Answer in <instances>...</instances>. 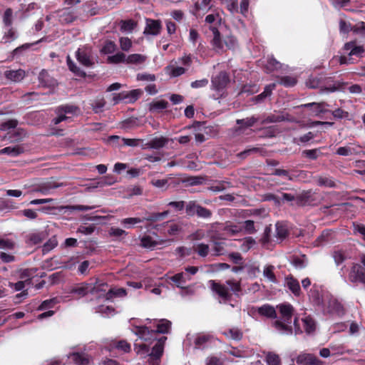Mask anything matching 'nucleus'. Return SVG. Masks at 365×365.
<instances>
[{
	"instance_id": "1",
	"label": "nucleus",
	"mask_w": 365,
	"mask_h": 365,
	"mask_svg": "<svg viewBox=\"0 0 365 365\" xmlns=\"http://www.w3.org/2000/svg\"><path fill=\"white\" fill-rule=\"evenodd\" d=\"M147 323L143 326H137L133 332L138 336L142 342L135 344L137 354L146 355L155 360L154 364L158 365V360L163 352L164 344L167 337L162 336L157 339L158 333L167 334L171 327V322L167 319H146Z\"/></svg>"
},
{
	"instance_id": "2",
	"label": "nucleus",
	"mask_w": 365,
	"mask_h": 365,
	"mask_svg": "<svg viewBox=\"0 0 365 365\" xmlns=\"http://www.w3.org/2000/svg\"><path fill=\"white\" fill-rule=\"evenodd\" d=\"M212 291L218 297L220 303H226L230 300L232 292L237 295L241 292V284L235 279H228L222 284L210 280L209 282Z\"/></svg>"
},
{
	"instance_id": "3",
	"label": "nucleus",
	"mask_w": 365,
	"mask_h": 365,
	"mask_svg": "<svg viewBox=\"0 0 365 365\" xmlns=\"http://www.w3.org/2000/svg\"><path fill=\"white\" fill-rule=\"evenodd\" d=\"M277 307L279 309L280 318L273 322V327L282 334H292V327L291 324L294 312L293 307L290 304L284 303L279 304Z\"/></svg>"
},
{
	"instance_id": "4",
	"label": "nucleus",
	"mask_w": 365,
	"mask_h": 365,
	"mask_svg": "<svg viewBox=\"0 0 365 365\" xmlns=\"http://www.w3.org/2000/svg\"><path fill=\"white\" fill-rule=\"evenodd\" d=\"M213 38L210 41L213 50L217 53H222L227 49H234L237 42L235 36L232 35H227L222 37L218 29H213Z\"/></svg>"
},
{
	"instance_id": "5",
	"label": "nucleus",
	"mask_w": 365,
	"mask_h": 365,
	"mask_svg": "<svg viewBox=\"0 0 365 365\" xmlns=\"http://www.w3.org/2000/svg\"><path fill=\"white\" fill-rule=\"evenodd\" d=\"M344 55L336 56L332 61H339L340 64L354 63L353 56L361 57L364 49L361 46L356 44L355 41H350L344 44L343 47Z\"/></svg>"
},
{
	"instance_id": "6",
	"label": "nucleus",
	"mask_w": 365,
	"mask_h": 365,
	"mask_svg": "<svg viewBox=\"0 0 365 365\" xmlns=\"http://www.w3.org/2000/svg\"><path fill=\"white\" fill-rule=\"evenodd\" d=\"M104 287H106L105 283H99L98 281L93 284L92 283H82L74 287L71 293L76 294L80 297H83L88 293L97 294L100 292H106Z\"/></svg>"
},
{
	"instance_id": "7",
	"label": "nucleus",
	"mask_w": 365,
	"mask_h": 365,
	"mask_svg": "<svg viewBox=\"0 0 365 365\" xmlns=\"http://www.w3.org/2000/svg\"><path fill=\"white\" fill-rule=\"evenodd\" d=\"M323 312L331 317H341L344 311L342 305L336 299L330 298L324 302Z\"/></svg>"
},
{
	"instance_id": "8",
	"label": "nucleus",
	"mask_w": 365,
	"mask_h": 365,
	"mask_svg": "<svg viewBox=\"0 0 365 365\" xmlns=\"http://www.w3.org/2000/svg\"><path fill=\"white\" fill-rule=\"evenodd\" d=\"M229 81V76L225 72H221L217 76L212 78V89L218 92L217 96L215 97V98H218L223 96V91Z\"/></svg>"
},
{
	"instance_id": "9",
	"label": "nucleus",
	"mask_w": 365,
	"mask_h": 365,
	"mask_svg": "<svg viewBox=\"0 0 365 365\" xmlns=\"http://www.w3.org/2000/svg\"><path fill=\"white\" fill-rule=\"evenodd\" d=\"M77 110V107L74 106L66 105L61 107H58L56 110L57 117L53 119V123L54 125H57L61 122L66 120L68 118H70L71 117L68 116L67 115L75 114Z\"/></svg>"
},
{
	"instance_id": "10",
	"label": "nucleus",
	"mask_w": 365,
	"mask_h": 365,
	"mask_svg": "<svg viewBox=\"0 0 365 365\" xmlns=\"http://www.w3.org/2000/svg\"><path fill=\"white\" fill-rule=\"evenodd\" d=\"M349 279L351 282L365 284V269L359 264H354L349 274Z\"/></svg>"
},
{
	"instance_id": "11",
	"label": "nucleus",
	"mask_w": 365,
	"mask_h": 365,
	"mask_svg": "<svg viewBox=\"0 0 365 365\" xmlns=\"http://www.w3.org/2000/svg\"><path fill=\"white\" fill-rule=\"evenodd\" d=\"M296 362L299 365H322V361L314 355L308 353L299 354L296 358Z\"/></svg>"
},
{
	"instance_id": "12",
	"label": "nucleus",
	"mask_w": 365,
	"mask_h": 365,
	"mask_svg": "<svg viewBox=\"0 0 365 365\" xmlns=\"http://www.w3.org/2000/svg\"><path fill=\"white\" fill-rule=\"evenodd\" d=\"M160 30L161 23L159 20L146 19V26L144 30L145 34L157 36L160 34Z\"/></svg>"
},
{
	"instance_id": "13",
	"label": "nucleus",
	"mask_w": 365,
	"mask_h": 365,
	"mask_svg": "<svg viewBox=\"0 0 365 365\" xmlns=\"http://www.w3.org/2000/svg\"><path fill=\"white\" fill-rule=\"evenodd\" d=\"M77 60L85 66H90L93 61L90 55V50L87 48H78L76 52Z\"/></svg>"
},
{
	"instance_id": "14",
	"label": "nucleus",
	"mask_w": 365,
	"mask_h": 365,
	"mask_svg": "<svg viewBox=\"0 0 365 365\" xmlns=\"http://www.w3.org/2000/svg\"><path fill=\"white\" fill-rule=\"evenodd\" d=\"M4 76L8 81L17 83L24 78L26 73L22 69L6 70L4 72Z\"/></svg>"
},
{
	"instance_id": "15",
	"label": "nucleus",
	"mask_w": 365,
	"mask_h": 365,
	"mask_svg": "<svg viewBox=\"0 0 365 365\" xmlns=\"http://www.w3.org/2000/svg\"><path fill=\"white\" fill-rule=\"evenodd\" d=\"M168 140L164 137H156L150 140L149 142L142 145L143 149L152 148L160 149L163 148L167 143Z\"/></svg>"
},
{
	"instance_id": "16",
	"label": "nucleus",
	"mask_w": 365,
	"mask_h": 365,
	"mask_svg": "<svg viewBox=\"0 0 365 365\" xmlns=\"http://www.w3.org/2000/svg\"><path fill=\"white\" fill-rule=\"evenodd\" d=\"M221 16L217 13L208 14L205 19V24L212 33L213 29H218V26L221 25Z\"/></svg>"
},
{
	"instance_id": "17",
	"label": "nucleus",
	"mask_w": 365,
	"mask_h": 365,
	"mask_svg": "<svg viewBox=\"0 0 365 365\" xmlns=\"http://www.w3.org/2000/svg\"><path fill=\"white\" fill-rule=\"evenodd\" d=\"M169 279L175 284L177 287L182 288L184 287V286H185L186 282L191 280L192 278L187 276V273L182 272L174 274Z\"/></svg>"
},
{
	"instance_id": "18",
	"label": "nucleus",
	"mask_w": 365,
	"mask_h": 365,
	"mask_svg": "<svg viewBox=\"0 0 365 365\" xmlns=\"http://www.w3.org/2000/svg\"><path fill=\"white\" fill-rule=\"evenodd\" d=\"M212 336L208 334H199L195 339V346L197 349H204L207 344L212 342Z\"/></svg>"
},
{
	"instance_id": "19",
	"label": "nucleus",
	"mask_w": 365,
	"mask_h": 365,
	"mask_svg": "<svg viewBox=\"0 0 365 365\" xmlns=\"http://www.w3.org/2000/svg\"><path fill=\"white\" fill-rule=\"evenodd\" d=\"M141 245L148 249H154L156 246L159 245H162L164 242H167V240H160L158 237L154 239L151 236H144L141 238Z\"/></svg>"
},
{
	"instance_id": "20",
	"label": "nucleus",
	"mask_w": 365,
	"mask_h": 365,
	"mask_svg": "<svg viewBox=\"0 0 365 365\" xmlns=\"http://www.w3.org/2000/svg\"><path fill=\"white\" fill-rule=\"evenodd\" d=\"M38 81L43 87H52L56 85V81L48 73L42 70L38 75Z\"/></svg>"
},
{
	"instance_id": "21",
	"label": "nucleus",
	"mask_w": 365,
	"mask_h": 365,
	"mask_svg": "<svg viewBox=\"0 0 365 365\" xmlns=\"http://www.w3.org/2000/svg\"><path fill=\"white\" fill-rule=\"evenodd\" d=\"M16 242L14 240L9 238L7 235L0 236V250L11 252L15 250Z\"/></svg>"
},
{
	"instance_id": "22",
	"label": "nucleus",
	"mask_w": 365,
	"mask_h": 365,
	"mask_svg": "<svg viewBox=\"0 0 365 365\" xmlns=\"http://www.w3.org/2000/svg\"><path fill=\"white\" fill-rule=\"evenodd\" d=\"M24 152V148L21 145L9 146L0 150V155H8L11 157H16Z\"/></svg>"
},
{
	"instance_id": "23",
	"label": "nucleus",
	"mask_w": 365,
	"mask_h": 365,
	"mask_svg": "<svg viewBox=\"0 0 365 365\" xmlns=\"http://www.w3.org/2000/svg\"><path fill=\"white\" fill-rule=\"evenodd\" d=\"M71 358L76 365H90L91 364V358L84 353H73L71 355Z\"/></svg>"
},
{
	"instance_id": "24",
	"label": "nucleus",
	"mask_w": 365,
	"mask_h": 365,
	"mask_svg": "<svg viewBox=\"0 0 365 365\" xmlns=\"http://www.w3.org/2000/svg\"><path fill=\"white\" fill-rule=\"evenodd\" d=\"M285 284L288 289L295 295L299 296L300 294L301 289L299 283L297 279L293 277L289 276L286 277Z\"/></svg>"
},
{
	"instance_id": "25",
	"label": "nucleus",
	"mask_w": 365,
	"mask_h": 365,
	"mask_svg": "<svg viewBox=\"0 0 365 365\" xmlns=\"http://www.w3.org/2000/svg\"><path fill=\"white\" fill-rule=\"evenodd\" d=\"M261 117L260 116H251L249 118H246L244 119H240L237 120V124H238L240 128H245L252 127L255 125L257 123H260Z\"/></svg>"
},
{
	"instance_id": "26",
	"label": "nucleus",
	"mask_w": 365,
	"mask_h": 365,
	"mask_svg": "<svg viewBox=\"0 0 365 365\" xmlns=\"http://www.w3.org/2000/svg\"><path fill=\"white\" fill-rule=\"evenodd\" d=\"M258 313L268 318L275 319L277 317L276 310L274 307L269 304H264L258 308Z\"/></svg>"
},
{
	"instance_id": "27",
	"label": "nucleus",
	"mask_w": 365,
	"mask_h": 365,
	"mask_svg": "<svg viewBox=\"0 0 365 365\" xmlns=\"http://www.w3.org/2000/svg\"><path fill=\"white\" fill-rule=\"evenodd\" d=\"M146 60V56L139 53H133L127 56L126 64L141 65Z\"/></svg>"
},
{
	"instance_id": "28",
	"label": "nucleus",
	"mask_w": 365,
	"mask_h": 365,
	"mask_svg": "<svg viewBox=\"0 0 365 365\" xmlns=\"http://www.w3.org/2000/svg\"><path fill=\"white\" fill-rule=\"evenodd\" d=\"M303 327L307 334L314 332L316 329V322L310 316H306L302 319Z\"/></svg>"
},
{
	"instance_id": "29",
	"label": "nucleus",
	"mask_w": 365,
	"mask_h": 365,
	"mask_svg": "<svg viewBox=\"0 0 365 365\" xmlns=\"http://www.w3.org/2000/svg\"><path fill=\"white\" fill-rule=\"evenodd\" d=\"M194 251L201 257H206L210 255V247L205 243H197L194 246Z\"/></svg>"
},
{
	"instance_id": "30",
	"label": "nucleus",
	"mask_w": 365,
	"mask_h": 365,
	"mask_svg": "<svg viewBox=\"0 0 365 365\" xmlns=\"http://www.w3.org/2000/svg\"><path fill=\"white\" fill-rule=\"evenodd\" d=\"M328 105L324 103H307L303 105L304 107H312L313 108V112L315 115H318L319 114L322 113H326L327 110L326 109V107Z\"/></svg>"
},
{
	"instance_id": "31",
	"label": "nucleus",
	"mask_w": 365,
	"mask_h": 365,
	"mask_svg": "<svg viewBox=\"0 0 365 365\" xmlns=\"http://www.w3.org/2000/svg\"><path fill=\"white\" fill-rule=\"evenodd\" d=\"M143 218L140 217H128L120 220V224L126 229L133 227L135 225L145 221Z\"/></svg>"
},
{
	"instance_id": "32",
	"label": "nucleus",
	"mask_w": 365,
	"mask_h": 365,
	"mask_svg": "<svg viewBox=\"0 0 365 365\" xmlns=\"http://www.w3.org/2000/svg\"><path fill=\"white\" fill-rule=\"evenodd\" d=\"M168 103L164 100L153 101L149 105V110L150 112H160L167 108Z\"/></svg>"
},
{
	"instance_id": "33",
	"label": "nucleus",
	"mask_w": 365,
	"mask_h": 365,
	"mask_svg": "<svg viewBox=\"0 0 365 365\" xmlns=\"http://www.w3.org/2000/svg\"><path fill=\"white\" fill-rule=\"evenodd\" d=\"M126 59L127 56L124 53L118 51L115 54L108 56L107 61L110 63L117 64L120 63H126Z\"/></svg>"
},
{
	"instance_id": "34",
	"label": "nucleus",
	"mask_w": 365,
	"mask_h": 365,
	"mask_svg": "<svg viewBox=\"0 0 365 365\" xmlns=\"http://www.w3.org/2000/svg\"><path fill=\"white\" fill-rule=\"evenodd\" d=\"M120 31L125 33H132L137 26L136 22L132 19L121 21L120 22Z\"/></svg>"
},
{
	"instance_id": "35",
	"label": "nucleus",
	"mask_w": 365,
	"mask_h": 365,
	"mask_svg": "<svg viewBox=\"0 0 365 365\" xmlns=\"http://www.w3.org/2000/svg\"><path fill=\"white\" fill-rule=\"evenodd\" d=\"M274 267L273 265H267L263 269V276L272 283H277V280L274 273Z\"/></svg>"
},
{
	"instance_id": "36",
	"label": "nucleus",
	"mask_w": 365,
	"mask_h": 365,
	"mask_svg": "<svg viewBox=\"0 0 365 365\" xmlns=\"http://www.w3.org/2000/svg\"><path fill=\"white\" fill-rule=\"evenodd\" d=\"M165 69L166 73L171 77H178L185 73V68L180 66H169Z\"/></svg>"
},
{
	"instance_id": "37",
	"label": "nucleus",
	"mask_w": 365,
	"mask_h": 365,
	"mask_svg": "<svg viewBox=\"0 0 365 365\" xmlns=\"http://www.w3.org/2000/svg\"><path fill=\"white\" fill-rule=\"evenodd\" d=\"M62 297H53L52 299H46L43 301L39 307V309H45L47 308L53 307V305L61 303L63 302Z\"/></svg>"
},
{
	"instance_id": "38",
	"label": "nucleus",
	"mask_w": 365,
	"mask_h": 365,
	"mask_svg": "<svg viewBox=\"0 0 365 365\" xmlns=\"http://www.w3.org/2000/svg\"><path fill=\"white\" fill-rule=\"evenodd\" d=\"M60 186V185L54 182H47L45 183L41 186H39L38 188L35 189V192H39L43 195H48L49 194V191L51 189L57 188Z\"/></svg>"
},
{
	"instance_id": "39",
	"label": "nucleus",
	"mask_w": 365,
	"mask_h": 365,
	"mask_svg": "<svg viewBox=\"0 0 365 365\" xmlns=\"http://www.w3.org/2000/svg\"><path fill=\"white\" fill-rule=\"evenodd\" d=\"M150 184L156 188L162 190H166L169 187L168 179H157L153 178Z\"/></svg>"
},
{
	"instance_id": "40",
	"label": "nucleus",
	"mask_w": 365,
	"mask_h": 365,
	"mask_svg": "<svg viewBox=\"0 0 365 365\" xmlns=\"http://www.w3.org/2000/svg\"><path fill=\"white\" fill-rule=\"evenodd\" d=\"M142 94V91L140 89H134L128 93H124L125 100L126 102L133 103L135 102Z\"/></svg>"
},
{
	"instance_id": "41",
	"label": "nucleus",
	"mask_w": 365,
	"mask_h": 365,
	"mask_svg": "<svg viewBox=\"0 0 365 365\" xmlns=\"http://www.w3.org/2000/svg\"><path fill=\"white\" fill-rule=\"evenodd\" d=\"M359 151L352 146L339 147L336 150V154L342 156H348L357 154Z\"/></svg>"
},
{
	"instance_id": "42",
	"label": "nucleus",
	"mask_w": 365,
	"mask_h": 365,
	"mask_svg": "<svg viewBox=\"0 0 365 365\" xmlns=\"http://www.w3.org/2000/svg\"><path fill=\"white\" fill-rule=\"evenodd\" d=\"M168 211H164L162 212H153L145 217L144 220H145V221L156 222L165 218L168 215Z\"/></svg>"
},
{
	"instance_id": "43",
	"label": "nucleus",
	"mask_w": 365,
	"mask_h": 365,
	"mask_svg": "<svg viewBox=\"0 0 365 365\" xmlns=\"http://www.w3.org/2000/svg\"><path fill=\"white\" fill-rule=\"evenodd\" d=\"M126 295V290L123 288H114L109 290L106 294V299H110L113 297H124Z\"/></svg>"
},
{
	"instance_id": "44",
	"label": "nucleus",
	"mask_w": 365,
	"mask_h": 365,
	"mask_svg": "<svg viewBox=\"0 0 365 365\" xmlns=\"http://www.w3.org/2000/svg\"><path fill=\"white\" fill-rule=\"evenodd\" d=\"M245 268L246 269L247 272L250 277H255L257 274L260 272L259 266L257 263H250L246 264Z\"/></svg>"
},
{
	"instance_id": "45",
	"label": "nucleus",
	"mask_w": 365,
	"mask_h": 365,
	"mask_svg": "<svg viewBox=\"0 0 365 365\" xmlns=\"http://www.w3.org/2000/svg\"><path fill=\"white\" fill-rule=\"evenodd\" d=\"M283 120H284V117L283 115H271L265 118L261 117L260 125L270 123L281 122Z\"/></svg>"
},
{
	"instance_id": "46",
	"label": "nucleus",
	"mask_w": 365,
	"mask_h": 365,
	"mask_svg": "<svg viewBox=\"0 0 365 365\" xmlns=\"http://www.w3.org/2000/svg\"><path fill=\"white\" fill-rule=\"evenodd\" d=\"M8 136H5L4 138H8L10 142H14L18 140L21 139L25 136L26 133L24 130H16L8 133Z\"/></svg>"
},
{
	"instance_id": "47",
	"label": "nucleus",
	"mask_w": 365,
	"mask_h": 365,
	"mask_svg": "<svg viewBox=\"0 0 365 365\" xmlns=\"http://www.w3.org/2000/svg\"><path fill=\"white\" fill-rule=\"evenodd\" d=\"M119 44L121 50L125 52L129 51L133 46L132 41L128 37H120Z\"/></svg>"
},
{
	"instance_id": "48",
	"label": "nucleus",
	"mask_w": 365,
	"mask_h": 365,
	"mask_svg": "<svg viewBox=\"0 0 365 365\" xmlns=\"http://www.w3.org/2000/svg\"><path fill=\"white\" fill-rule=\"evenodd\" d=\"M281 66V64L279 61L273 58H268L267 63L265 65V68L267 72H271L274 70H277Z\"/></svg>"
},
{
	"instance_id": "49",
	"label": "nucleus",
	"mask_w": 365,
	"mask_h": 365,
	"mask_svg": "<svg viewBox=\"0 0 365 365\" xmlns=\"http://www.w3.org/2000/svg\"><path fill=\"white\" fill-rule=\"evenodd\" d=\"M225 334L227 337H230L234 340H240V339H241V338L242 336V331L237 328H232V329H229L227 331L225 332Z\"/></svg>"
},
{
	"instance_id": "50",
	"label": "nucleus",
	"mask_w": 365,
	"mask_h": 365,
	"mask_svg": "<svg viewBox=\"0 0 365 365\" xmlns=\"http://www.w3.org/2000/svg\"><path fill=\"white\" fill-rule=\"evenodd\" d=\"M116 50V45L111 41H108L102 47L101 51L104 54L113 53Z\"/></svg>"
},
{
	"instance_id": "51",
	"label": "nucleus",
	"mask_w": 365,
	"mask_h": 365,
	"mask_svg": "<svg viewBox=\"0 0 365 365\" xmlns=\"http://www.w3.org/2000/svg\"><path fill=\"white\" fill-rule=\"evenodd\" d=\"M45 235L43 232H34L29 235V240L31 244L36 245L42 242Z\"/></svg>"
},
{
	"instance_id": "52",
	"label": "nucleus",
	"mask_w": 365,
	"mask_h": 365,
	"mask_svg": "<svg viewBox=\"0 0 365 365\" xmlns=\"http://www.w3.org/2000/svg\"><path fill=\"white\" fill-rule=\"evenodd\" d=\"M58 245L57 240L55 237L50 238L43 247V252L47 253L55 248Z\"/></svg>"
},
{
	"instance_id": "53",
	"label": "nucleus",
	"mask_w": 365,
	"mask_h": 365,
	"mask_svg": "<svg viewBox=\"0 0 365 365\" xmlns=\"http://www.w3.org/2000/svg\"><path fill=\"white\" fill-rule=\"evenodd\" d=\"M279 83L286 87H291L297 83V79L294 76H283L280 78Z\"/></svg>"
},
{
	"instance_id": "54",
	"label": "nucleus",
	"mask_w": 365,
	"mask_h": 365,
	"mask_svg": "<svg viewBox=\"0 0 365 365\" xmlns=\"http://www.w3.org/2000/svg\"><path fill=\"white\" fill-rule=\"evenodd\" d=\"M267 363L268 365H279L280 358L279 356L272 352L267 354L266 357Z\"/></svg>"
},
{
	"instance_id": "55",
	"label": "nucleus",
	"mask_w": 365,
	"mask_h": 365,
	"mask_svg": "<svg viewBox=\"0 0 365 365\" xmlns=\"http://www.w3.org/2000/svg\"><path fill=\"white\" fill-rule=\"evenodd\" d=\"M122 141L123 145L126 146L137 147L143 145L142 143L143 140L137 138H123Z\"/></svg>"
},
{
	"instance_id": "56",
	"label": "nucleus",
	"mask_w": 365,
	"mask_h": 365,
	"mask_svg": "<svg viewBox=\"0 0 365 365\" xmlns=\"http://www.w3.org/2000/svg\"><path fill=\"white\" fill-rule=\"evenodd\" d=\"M317 184L320 186L333 187L335 186L334 182L329 178L319 177L317 180Z\"/></svg>"
},
{
	"instance_id": "57",
	"label": "nucleus",
	"mask_w": 365,
	"mask_h": 365,
	"mask_svg": "<svg viewBox=\"0 0 365 365\" xmlns=\"http://www.w3.org/2000/svg\"><path fill=\"white\" fill-rule=\"evenodd\" d=\"M210 250L211 256H219L222 255L224 252L223 246L219 242L214 243L212 247H210Z\"/></svg>"
},
{
	"instance_id": "58",
	"label": "nucleus",
	"mask_w": 365,
	"mask_h": 365,
	"mask_svg": "<svg viewBox=\"0 0 365 365\" xmlns=\"http://www.w3.org/2000/svg\"><path fill=\"white\" fill-rule=\"evenodd\" d=\"M60 21L62 23L68 24L72 22L74 20L73 15L68 11L64 10L62 11V14L59 16Z\"/></svg>"
},
{
	"instance_id": "59",
	"label": "nucleus",
	"mask_w": 365,
	"mask_h": 365,
	"mask_svg": "<svg viewBox=\"0 0 365 365\" xmlns=\"http://www.w3.org/2000/svg\"><path fill=\"white\" fill-rule=\"evenodd\" d=\"M276 84L274 83L267 85L265 88L264 91L257 96V98L259 100H262L265 98L266 97L271 95L272 91L275 88Z\"/></svg>"
},
{
	"instance_id": "60",
	"label": "nucleus",
	"mask_w": 365,
	"mask_h": 365,
	"mask_svg": "<svg viewBox=\"0 0 365 365\" xmlns=\"http://www.w3.org/2000/svg\"><path fill=\"white\" fill-rule=\"evenodd\" d=\"M200 205L196 204L194 201H190L186 205V212L189 215H194L196 214Z\"/></svg>"
},
{
	"instance_id": "61",
	"label": "nucleus",
	"mask_w": 365,
	"mask_h": 365,
	"mask_svg": "<svg viewBox=\"0 0 365 365\" xmlns=\"http://www.w3.org/2000/svg\"><path fill=\"white\" fill-rule=\"evenodd\" d=\"M227 9L232 13L238 12V3L237 0H225Z\"/></svg>"
},
{
	"instance_id": "62",
	"label": "nucleus",
	"mask_w": 365,
	"mask_h": 365,
	"mask_svg": "<svg viewBox=\"0 0 365 365\" xmlns=\"http://www.w3.org/2000/svg\"><path fill=\"white\" fill-rule=\"evenodd\" d=\"M276 232H277V237H279L280 239L285 238L287 235V227L280 223H277Z\"/></svg>"
},
{
	"instance_id": "63",
	"label": "nucleus",
	"mask_w": 365,
	"mask_h": 365,
	"mask_svg": "<svg viewBox=\"0 0 365 365\" xmlns=\"http://www.w3.org/2000/svg\"><path fill=\"white\" fill-rule=\"evenodd\" d=\"M67 64H68L69 69L73 73H74L76 75L80 76H82L84 75V73L75 65V63L71 60L69 56H68V58H67Z\"/></svg>"
},
{
	"instance_id": "64",
	"label": "nucleus",
	"mask_w": 365,
	"mask_h": 365,
	"mask_svg": "<svg viewBox=\"0 0 365 365\" xmlns=\"http://www.w3.org/2000/svg\"><path fill=\"white\" fill-rule=\"evenodd\" d=\"M224 361L217 356H209L205 360V365H223Z\"/></svg>"
}]
</instances>
